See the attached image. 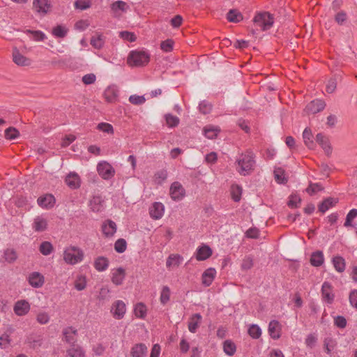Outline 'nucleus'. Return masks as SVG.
Listing matches in <instances>:
<instances>
[{"label": "nucleus", "instance_id": "1", "mask_svg": "<svg viewBox=\"0 0 357 357\" xmlns=\"http://www.w3.org/2000/svg\"><path fill=\"white\" fill-rule=\"evenodd\" d=\"M255 155L252 151H246L242 153L239 158L236 160L240 170V174L246 176L250 174L253 170L255 165Z\"/></svg>", "mask_w": 357, "mask_h": 357}, {"label": "nucleus", "instance_id": "2", "mask_svg": "<svg viewBox=\"0 0 357 357\" xmlns=\"http://www.w3.org/2000/svg\"><path fill=\"white\" fill-rule=\"evenodd\" d=\"M84 259V252L82 249L76 246H70L63 252L64 261L71 265L80 262Z\"/></svg>", "mask_w": 357, "mask_h": 357}, {"label": "nucleus", "instance_id": "3", "mask_svg": "<svg viewBox=\"0 0 357 357\" xmlns=\"http://www.w3.org/2000/svg\"><path fill=\"white\" fill-rule=\"evenodd\" d=\"M150 61V55L146 51L135 50L131 51L129 54L128 61L132 63L135 66H143L146 65Z\"/></svg>", "mask_w": 357, "mask_h": 357}, {"label": "nucleus", "instance_id": "4", "mask_svg": "<svg viewBox=\"0 0 357 357\" xmlns=\"http://www.w3.org/2000/svg\"><path fill=\"white\" fill-rule=\"evenodd\" d=\"M253 21L258 26L261 27L263 31L270 29L274 22L273 15L268 12L258 13L254 17Z\"/></svg>", "mask_w": 357, "mask_h": 357}, {"label": "nucleus", "instance_id": "5", "mask_svg": "<svg viewBox=\"0 0 357 357\" xmlns=\"http://www.w3.org/2000/svg\"><path fill=\"white\" fill-rule=\"evenodd\" d=\"M97 171L104 180H109L115 174L114 168L106 161H102L98 164Z\"/></svg>", "mask_w": 357, "mask_h": 357}, {"label": "nucleus", "instance_id": "6", "mask_svg": "<svg viewBox=\"0 0 357 357\" xmlns=\"http://www.w3.org/2000/svg\"><path fill=\"white\" fill-rule=\"evenodd\" d=\"M170 196L174 201L181 200L185 195V190L178 181L172 183L169 189Z\"/></svg>", "mask_w": 357, "mask_h": 357}, {"label": "nucleus", "instance_id": "7", "mask_svg": "<svg viewBox=\"0 0 357 357\" xmlns=\"http://www.w3.org/2000/svg\"><path fill=\"white\" fill-rule=\"evenodd\" d=\"M322 300L328 304H332L335 299V294L333 293V286L329 282H324L321 286Z\"/></svg>", "mask_w": 357, "mask_h": 357}, {"label": "nucleus", "instance_id": "8", "mask_svg": "<svg viewBox=\"0 0 357 357\" xmlns=\"http://www.w3.org/2000/svg\"><path fill=\"white\" fill-rule=\"evenodd\" d=\"M326 107V102L321 99H315L309 102L305 107L308 114H317L321 112Z\"/></svg>", "mask_w": 357, "mask_h": 357}, {"label": "nucleus", "instance_id": "9", "mask_svg": "<svg viewBox=\"0 0 357 357\" xmlns=\"http://www.w3.org/2000/svg\"><path fill=\"white\" fill-rule=\"evenodd\" d=\"M38 204L43 208L50 209L56 203V199L52 194H45L40 196L37 199Z\"/></svg>", "mask_w": 357, "mask_h": 357}, {"label": "nucleus", "instance_id": "10", "mask_svg": "<svg viewBox=\"0 0 357 357\" xmlns=\"http://www.w3.org/2000/svg\"><path fill=\"white\" fill-rule=\"evenodd\" d=\"M126 311V304L123 301L118 300L115 301L112 307L111 312L116 319H121L124 317Z\"/></svg>", "mask_w": 357, "mask_h": 357}, {"label": "nucleus", "instance_id": "11", "mask_svg": "<svg viewBox=\"0 0 357 357\" xmlns=\"http://www.w3.org/2000/svg\"><path fill=\"white\" fill-rule=\"evenodd\" d=\"M316 142L321 146L327 155H330L332 153L333 149L326 136L321 132L318 133L316 135Z\"/></svg>", "mask_w": 357, "mask_h": 357}, {"label": "nucleus", "instance_id": "12", "mask_svg": "<svg viewBox=\"0 0 357 357\" xmlns=\"http://www.w3.org/2000/svg\"><path fill=\"white\" fill-rule=\"evenodd\" d=\"M13 61L20 66H29L31 63V59L22 55L16 47L13 50Z\"/></svg>", "mask_w": 357, "mask_h": 357}, {"label": "nucleus", "instance_id": "13", "mask_svg": "<svg viewBox=\"0 0 357 357\" xmlns=\"http://www.w3.org/2000/svg\"><path fill=\"white\" fill-rule=\"evenodd\" d=\"M29 284L34 288L41 287L45 282L44 276L38 272H33L28 278Z\"/></svg>", "mask_w": 357, "mask_h": 357}, {"label": "nucleus", "instance_id": "14", "mask_svg": "<svg viewBox=\"0 0 357 357\" xmlns=\"http://www.w3.org/2000/svg\"><path fill=\"white\" fill-rule=\"evenodd\" d=\"M216 270L214 268L206 269L202 275V283L204 287H209L215 279Z\"/></svg>", "mask_w": 357, "mask_h": 357}, {"label": "nucleus", "instance_id": "15", "mask_svg": "<svg viewBox=\"0 0 357 357\" xmlns=\"http://www.w3.org/2000/svg\"><path fill=\"white\" fill-rule=\"evenodd\" d=\"M213 254L212 249L207 245H202L197 249L195 257L198 261H204Z\"/></svg>", "mask_w": 357, "mask_h": 357}, {"label": "nucleus", "instance_id": "16", "mask_svg": "<svg viewBox=\"0 0 357 357\" xmlns=\"http://www.w3.org/2000/svg\"><path fill=\"white\" fill-rule=\"evenodd\" d=\"M165 211V206L161 202H154L149 209V214L154 220L160 219Z\"/></svg>", "mask_w": 357, "mask_h": 357}, {"label": "nucleus", "instance_id": "17", "mask_svg": "<svg viewBox=\"0 0 357 357\" xmlns=\"http://www.w3.org/2000/svg\"><path fill=\"white\" fill-rule=\"evenodd\" d=\"M14 312L18 316H24L30 310V305L26 300L18 301L14 305Z\"/></svg>", "mask_w": 357, "mask_h": 357}, {"label": "nucleus", "instance_id": "18", "mask_svg": "<svg viewBox=\"0 0 357 357\" xmlns=\"http://www.w3.org/2000/svg\"><path fill=\"white\" fill-rule=\"evenodd\" d=\"M117 227L112 220H107L102 225V231L106 237H112L116 232Z\"/></svg>", "mask_w": 357, "mask_h": 357}, {"label": "nucleus", "instance_id": "19", "mask_svg": "<svg viewBox=\"0 0 357 357\" xmlns=\"http://www.w3.org/2000/svg\"><path fill=\"white\" fill-rule=\"evenodd\" d=\"M148 349L145 344L139 343L135 344L130 351L132 357H146Z\"/></svg>", "mask_w": 357, "mask_h": 357}, {"label": "nucleus", "instance_id": "20", "mask_svg": "<svg viewBox=\"0 0 357 357\" xmlns=\"http://www.w3.org/2000/svg\"><path fill=\"white\" fill-rule=\"evenodd\" d=\"M33 6L38 13L46 14L51 7L50 0H34Z\"/></svg>", "mask_w": 357, "mask_h": 357}, {"label": "nucleus", "instance_id": "21", "mask_svg": "<svg viewBox=\"0 0 357 357\" xmlns=\"http://www.w3.org/2000/svg\"><path fill=\"white\" fill-rule=\"evenodd\" d=\"M65 182L71 189H77L80 187V178L76 173L68 174L66 177Z\"/></svg>", "mask_w": 357, "mask_h": 357}, {"label": "nucleus", "instance_id": "22", "mask_svg": "<svg viewBox=\"0 0 357 357\" xmlns=\"http://www.w3.org/2000/svg\"><path fill=\"white\" fill-rule=\"evenodd\" d=\"M268 333L271 338L278 340L280 337V323L277 320H272L268 324Z\"/></svg>", "mask_w": 357, "mask_h": 357}, {"label": "nucleus", "instance_id": "23", "mask_svg": "<svg viewBox=\"0 0 357 357\" xmlns=\"http://www.w3.org/2000/svg\"><path fill=\"white\" fill-rule=\"evenodd\" d=\"M338 202V199L333 197H327L324 199L319 205L318 209L321 213H325L329 208L335 206Z\"/></svg>", "mask_w": 357, "mask_h": 357}, {"label": "nucleus", "instance_id": "24", "mask_svg": "<svg viewBox=\"0 0 357 357\" xmlns=\"http://www.w3.org/2000/svg\"><path fill=\"white\" fill-rule=\"evenodd\" d=\"M104 200L100 195H94L89 201L90 208L93 212H100L103 208Z\"/></svg>", "mask_w": 357, "mask_h": 357}, {"label": "nucleus", "instance_id": "25", "mask_svg": "<svg viewBox=\"0 0 357 357\" xmlns=\"http://www.w3.org/2000/svg\"><path fill=\"white\" fill-rule=\"evenodd\" d=\"M310 262L312 266L319 267L324 262V253L321 250H317L311 254Z\"/></svg>", "mask_w": 357, "mask_h": 357}, {"label": "nucleus", "instance_id": "26", "mask_svg": "<svg viewBox=\"0 0 357 357\" xmlns=\"http://www.w3.org/2000/svg\"><path fill=\"white\" fill-rule=\"evenodd\" d=\"M126 277V271L119 267L112 273V281L116 285H121Z\"/></svg>", "mask_w": 357, "mask_h": 357}, {"label": "nucleus", "instance_id": "27", "mask_svg": "<svg viewBox=\"0 0 357 357\" xmlns=\"http://www.w3.org/2000/svg\"><path fill=\"white\" fill-rule=\"evenodd\" d=\"M47 221L42 216H36L33 223V229L35 231L41 232L47 229Z\"/></svg>", "mask_w": 357, "mask_h": 357}, {"label": "nucleus", "instance_id": "28", "mask_svg": "<svg viewBox=\"0 0 357 357\" xmlns=\"http://www.w3.org/2000/svg\"><path fill=\"white\" fill-rule=\"evenodd\" d=\"M303 138L305 144L310 149H314L316 147V144L313 141V135L312 130L309 128H305L303 132Z\"/></svg>", "mask_w": 357, "mask_h": 357}, {"label": "nucleus", "instance_id": "29", "mask_svg": "<svg viewBox=\"0 0 357 357\" xmlns=\"http://www.w3.org/2000/svg\"><path fill=\"white\" fill-rule=\"evenodd\" d=\"M332 263L337 272L342 273L344 271L346 268V262L345 259L342 257L340 255L334 256L332 259Z\"/></svg>", "mask_w": 357, "mask_h": 357}, {"label": "nucleus", "instance_id": "30", "mask_svg": "<svg viewBox=\"0 0 357 357\" xmlns=\"http://www.w3.org/2000/svg\"><path fill=\"white\" fill-rule=\"evenodd\" d=\"M274 178L275 181L279 184H286L288 181V178L285 176V171L283 168L278 167H275Z\"/></svg>", "mask_w": 357, "mask_h": 357}, {"label": "nucleus", "instance_id": "31", "mask_svg": "<svg viewBox=\"0 0 357 357\" xmlns=\"http://www.w3.org/2000/svg\"><path fill=\"white\" fill-rule=\"evenodd\" d=\"M77 333V331L72 326L68 327L63 331L65 340L69 344H73V345L75 344L74 343L76 341L74 336Z\"/></svg>", "mask_w": 357, "mask_h": 357}, {"label": "nucleus", "instance_id": "32", "mask_svg": "<svg viewBox=\"0 0 357 357\" xmlns=\"http://www.w3.org/2000/svg\"><path fill=\"white\" fill-rule=\"evenodd\" d=\"M202 315L199 313H195L190 318V321L188 322V330L190 332L195 333L199 326V322L202 319Z\"/></svg>", "mask_w": 357, "mask_h": 357}, {"label": "nucleus", "instance_id": "33", "mask_svg": "<svg viewBox=\"0 0 357 357\" xmlns=\"http://www.w3.org/2000/svg\"><path fill=\"white\" fill-rule=\"evenodd\" d=\"M109 266V260L105 257H98L94 261V267L98 271H104Z\"/></svg>", "mask_w": 357, "mask_h": 357}, {"label": "nucleus", "instance_id": "34", "mask_svg": "<svg viewBox=\"0 0 357 357\" xmlns=\"http://www.w3.org/2000/svg\"><path fill=\"white\" fill-rule=\"evenodd\" d=\"M67 354L69 357H85L83 349L77 344L72 345V347L67 350Z\"/></svg>", "mask_w": 357, "mask_h": 357}, {"label": "nucleus", "instance_id": "35", "mask_svg": "<svg viewBox=\"0 0 357 357\" xmlns=\"http://www.w3.org/2000/svg\"><path fill=\"white\" fill-rule=\"evenodd\" d=\"M223 351L227 355L232 356L236 353V346L231 340H227L223 342Z\"/></svg>", "mask_w": 357, "mask_h": 357}, {"label": "nucleus", "instance_id": "36", "mask_svg": "<svg viewBox=\"0 0 357 357\" xmlns=\"http://www.w3.org/2000/svg\"><path fill=\"white\" fill-rule=\"evenodd\" d=\"M104 96L107 102H114L118 97V90L114 87L109 86L105 91Z\"/></svg>", "mask_w": 357, "mask_h": 357}, {"label": "nucleus", "instance_id": "37", "mask_svg": "<svg viewBox=\"0 0 357 357\" xmlns=\"http://www.w3.org/2000/svg\"><path fill=\"white\" fill-rule=\"evenodd\" d=\"M227 19L229 22L237 23L243 20V15L236 10L231 9L227 13Z\"/></svg>", "mask_w": 357, "mask_h": 357}, {"label": "nucleus", "instance_id": "38", "mask_svg": "<svg viewBox=\"0 0 357 357\" xmlns=\"http://www.w3.org/2000/svg\"><path fill=\"white\" fill-rule=\"evenodd\" d=\"M147 308L143 303H138L134 308V313L135 316L140 319H144L146 316Z\"/></svg>", "mask_w": 357, "mask_h": 357}, {"label": "nucleus", "instance_id": "39", "mask_svg": "<svg viewBox=\"0 0 357 357\" xmlns=\"http://www.w3.org/2000/svg\"><path fill=\"white\" fill-rule=\"evenodd\" d=\"M3 257L6 261H7L9 264H12L15 262L17 259V255L14 249L8 248L4 250Z\"/></svg>", "mask_w": 357, "mask_h": 357}, {"label": "nucleus", "instance_id": "40", "mask_svg": "<svg viewBox=\"0 0 357 357\" xmlns=\"http://www.w3.org/2000/svg\"><path fill=\"white\" fill-rule=\"evenodd\" d=\"M324 188L320 183L310 182L305 191L310 195H312L318 192L324 190Z\"/></svg>", "mask_w": 357, "mask_h": 357}, {"label": "nucleus", "instance_id": "41", "mask_svg": "<svg viewBox=\"0 0 357 357\" xmlns=\"http://www.w3.org/2000/svg\"><path fill=\"white\" fill-rule=\"evenodd\" d=\"M4 135L6 139L13 140L20 136V132L14 127H9L5 130Z\"/></svg>", "mask_w": 357, "mask_h": 357}, {"label": "nucleus", "instance_id": "42", "mask_svg": "<svg viewBox=\"0 0 357 357\" xmlns=\"http://www.w3.org/2000/svg\"><path fill=\"white\" fill-rule=\"evenodd\" d=\"M220 129L218 127H208L206 126L204 128V133L206 137L208 139H213L215 138L220 132Z\"/></svg>", "mask_w": 357, "mask_h": 357}, {"label": "nucleus", "instance_id": "43", "mask_svg": "<svg viewBox=\"0 0 357 357\" xmlns=\"http://www.w3.org/2000/svg\"><path fill=\"white\" fill-rule=\"evenodd\" d=\"M90 43L95 49H101L104 45L102 35L98 34L97 36H92L90 40Z\"/></svg>", "mask_w": 357, "mask_h": 357}, {"label": "nucleus", "instance_id": "44", "mask_svg": "<svg viewBox=\"0 0 357 357\" xmlns=\"http://www.w3.org/2000/svg\"><path fill=\"white\" fill-rule=\"evenodd\" d=\"M249 335L253 339H258L261 335V329L257 324H252L248 331Z\"/></svg>", "mask_w": 357, "mask_h": 357}, {"label": "nucleus", "instance_id": "45", "mask_svg": "<svg viewBox=\"0 0 357 357\" xmlns=\"http://www.w3.org/2000/svg\"><path fill=\"white\" fill-rule=\"evenodd\" d=\"M40 252L45 256L50 255L53 251V246L49 241H43L39 247Z\"/></svg>", "mask_w": 357, "mask_h": 357}, {"label": "nucleus", "instance_id": "46", "mask_svg": "<svg viewBox=\"0 0 357 357\" xmlns=\"http://www.w3.org/2000/svg\"><path fill=\"white\" fill-rule=\"evenodd\" d=\"M301 202V198L298 195H291L289 197V200L287 202V205L289 207L291 208H296L299 207V205Z\"/></svg>", "mask_w": 357, "mask_h": 357}, {"label": "nucleus", "instance_id": "47", "mask_svg": "<svg viewBox=\"0 0 357 357\" xmlns=\"http://www.w3.org/2000/svg\"><path fill=\"white\" fill-rule=\"evenodd\" d=\"M166 123L170 128L176 127L179 124V119L176 116H174L171 114H167L165 116Z\"/></svg>", "mask_w": 357, "mask_h": 357}, {"label": "nucleus", "instance_id": "48", "mask_svg": "<svg viewBox=\"0 0 357 357\" xmlns=\"http://www.w3.org/2000/svg\"><path fill=\"white\" fill-rule=\"evenodd\" d=\"M68 33V29L61 25H57L52 29V34L57 38H63Z\"/></svg>", "mask_w": 357, "mask_h": 357}, {"label": "nucleus", "instance_id": "49", "mask_svg": "<svg viewBox=\"0 0 357 357\" xmlns=\"http://www.w3.org/2000/svg\"><path fill=\"white\" fill-rule=\"evenodd\" d=\"M127 243L123 238H119L114 243V250L118 253H123L126 250Z\"/></svg>", "mask_w": 357, "mask_h": 357}, {"label": "nucleus", "instance_id": "50", "mask_svg": "<svg viewBox=\"0 0 357 357\" xmlns=\"http://www.w3.org/2000/svg\"><path fill=\"white\" fill-rule=\"evenodd\" d=\"M127 8V3L121 0L114 1L111 4V9L113 12H117L118 10L126 11Z\"/></svg>", "mask_w": 357, "mask_h": 357}, {"label": "nucleus", "instance_id": "51", "mask_svg": "<svg viewBox=\"0 0 357 357\" xmlns=\"http://www.w3.org/2000/svg\"><path fill=\"white\" fill-rule=\"evenodd\" d=\"M170 298V289L167 286H164L160 294V303L163 305L166 304Z\"/></svg>", "mask_w": 357, "mask_h": 357}, {"label": "nucleus", "instance_id": "52", "mask_svg": "<svg viewBox=\"0 0 357 357\" xmlns=\"http://www.w3.org/2000/svg\"><path fill=\"white\" fill-rule=\"evenodd\" d=\"M26 33L31 34L33 37L34 40L36 41H43L46 39V35L41 31H33L31 29H27L26 31Z\"/></svg>", "mask_w": 357, "mask_h": 357}, {"label": "nucleus", "instance_id": "53", "mask_svg": "<svg viewBox=\"0 0 357 357\" xmlns=\"http://www.w3.org/2000/svg\"><path fill=\"white\" fill-rule=\"evenodd\" d=\"M97 129L107 134H113L114 128L112 125L108 123L102 122L98 124Z\"/></svg>", "mask_w": 357, "mask_h": 357}, {"label": "nucleus", "instance_id": "54", "mask_svg": "<svg viewBox=\"0 0 357 357\" xmlns=\"http://www.w3.org/2000/svg\"><path fill=\"white\" fill-rule=\"evenodd\" d=\"M75 8L81 10H84L89 8L91 6L90 0H77L75 2Z\"/></svg>", "mask_w": 357, "mask_h": 357}, {"label": "nucleus", "instance_id": "55", "mask_svg": "<svg viewBox=\"0 0 357 357\" xmlns=\"http://www.w3.org/2000/svg\"><path fill=\"white\" fill-rule=\"evenodd\" d=\"M199 109L204 114H209L212 109V105L206 100H203L199 105Z\"/></svg>", "mask_w": 357, "mask_h": 357}, {"label": "nucleus", "instance_id": "56", "mask_svg": "<svg viewBox=\"0 0 357 357\" xmlns=\"http://www.w3.org/2000/svg\"><path fill=\"white\" fill-rule=\"evenodd\" d=\"M174 42L172 39H167L162 41L160 43V48L165 52H169L173 50Z\"/></svg>", "mask_w": 357, "mask_h": 357}, {"label": "nucleus", "instance_id": "57", "mask_svg": "<svg viewBox=\"0 0 357 357\" xmlns=\"http://www.w3.org/2000/svg\"><path fill=\"white\" fill-rule=\"evenodd\" d=\"M335 21L339 24V25H344L345 22L347 21V15L346 12L342 10L338 12L335 15Z\"/></svg>", "mask_w": 357, "mask_h": 357}, {"label": "nucleus", "instance_id": "58", "mask_svg": "<svg viewBox=\"0 0 357 357\" xmlns=\"http://www.w3.org/2000/svg\"><path fill=\"white\" fill-rule=\"evenodd\" d=\"M11 340L10 336L6 333H4L2 335L0 336V348L6 349L10 344Z\"/></svg>", "mask_w": 357, "mask_h": 357}, {"label": "nucleus", "instance_id": "59", "mask_svg": "<svg viewBox=\"0 0 357 357\" xmlns=\"http://www.w3.org/2000/svg\"><path fill=\"white\" fill-rule=\"evenodd\" d=\"M349 301L351 306L357 310V289H351L349 294Z\"/></svg>", "mask_w": 357, "mask_h": 357}, {"label": "nucleus", "instance_id": "60", "mask_svg": "<svg viewBox=\"0 0 357 357\" xmlns=\"http://www.w3.org/2000/svg\"><path fill=\"white\" fill-rule=\"evenodd\" d=\"M119 36L123 40H126L129 42H135L137 39L136 36L134 34V33L128 31H121L119 33Z\"/></svg>", "mask_w": 357, "mask_h": 357}, {"label": "nucleus", "instance_id": "61", "mask_svg": "<svg viewBox=\"0 0 357 357\" xmlns=\"http://www.w3.org/2000/svg\"><path fill=\"white\" fill-rule=\"evenodd\" d=\"M155 181H158V183H162L165 181L167 178V172L166 169H161L155 172L154 175Z\"/></svg>", "mask_w": 357, "mask_h": 357}, {"label": "nucleus", "instance_id": "62", "mask_svg": "<svg viewBox=\"0 0 357 357\" xmlns=\"http://www.w3.org/2000/svg\"><path fill=\"white\" fill-rule=\"evenodd\" d=\"M129 101L133 105H139L145 102L146 98L144 96L132 95L129 97Z\"/></svg>", "mask_w": 357, "mask_h": 357}, {"label": "nucleus", "instance_id": "63", "mask_svg": "<svg viewBox=\"0 0 357 357\" xmlns=\"http://www.w3.org/2000/svg\"><path fill=\"white\" fill-rule=\"evenodd\" d=\"M347 319L344 317L337 315L334 318V324L339 328H344L347 326Z\"/></svg>", "mask_w": 357, "mask_h": 357}, {"label": "nucleus", "instance_id": "64", "mask_svg": "<svg viewBox=\"0 0 357 357\" xmlns=\"http://www.w3.org/2000/svg\"><path fill=\"white\" fill-rule=\"evenodd\" d=\"M337 87V78L335 77L331 78L326 84V91L328 93H332L335 91Z\"/></svg>", "mask_w": 357, "mask_h": 357}]
</instances>
